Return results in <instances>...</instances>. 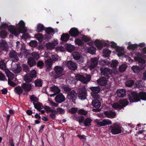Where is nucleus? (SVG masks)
<instances>
[{"mask_svg":"<svg viewBox=\"0 0 146 146\" xmlns=\"http://www.w3.org/2000/svg\"><path fill=\"white\" fill-rule=\"evenodd\" d=\"M27 63L31 67L35 66L36 64V61L31 57H29L28 58Z\"/></svg>","mask_w":146,"mask_h":146,"instance_id":"obj_25","label":"nucleus"},{"mask_svg":"<svg viewBox=\"0 0 146 146\" xmlns=\"http://www.w3.org/2000/svg\"><path fill=\"white\" fill-rule=\"evenodd\" d=\"M87 96V91L86 88H82L79 91L78 97L79 99L84 100L86 99Z\"/></svg>","mask_w":146,"mask_h":146,"instance_id":"obj_10","label":"nucleus"},{"mask_svg":"<svg viewBox=\"0 0 146 146\" xmlns=\"http://www.w3.org/2000/svg\"><path fill=\"white\" fill-rule=\"evenodd\" d=\"M76 44H77L79 46H82L84 45V43L82 41V40H81L79 38L76 39L75 40Z\"/></svg>","mask_w":146,"mask_h":146,"instance_id":"obj_43","label":"nucleus"},{"mask_svg":"<svg viewBox=\"0 0 146 146\" xmlns=\"http://www.w3.org/2000/svg\"><path fill=\"white\" fill-rule=\"evenodd\" d=\"M95 44L98 49L101 50L103 48V44L100 40L96 39L94 42Z\"/></svg>","mask_w":146,"mask_h":146,"instance_id":"obj_28","label":"nucleus"},{"mask_svg":"<svg viewBox=\"0 0 146 146\" xmlns=\"http://www.w3.org/2000/svg\"><path fill=\"white\" fill-rule=\"evenodd\" d=\"M76 78L78 80L81 81L84 84H87L91 80V76L90 75H88L86 77L80 74H77L76 76Z\"/></svg>","mask_w":146,"mask_h":146,"instance_id":"obj_7","label":"nucleus"},{"mask_svg":"<svg viewBox=\"0 0 146 146\" xmlns=\"http://www.w3.org/2000/svg\"><path fill=\"white\" fill-rule=\"evenodd\" d=\"M98 59L96 57L92 58L91 59L90 67L93 69L97 66L98 63Z\"/></svg>","mask_w":146,"mask_h":146,"instance_id":"obj_17","label":"nucleus"},{"mask_svg":"<svg viewBox=\"0 0 146 146\" xmlns=\"http://www.w3.org/2000/svg\"><path fill=\"white\" fill-rule=\"evenodd\" d=\"M23 70V71L27 73L29 71V66L27 64H23L22 65Z\"/></svg>","mask_w":146,"mask_h":146,"instance_id":"obj_46","label":"nucleus"},{"mask_svg":"<svg viewBox=\"0 0 146 146\" xmlns=\"http://www.w3.org/2000/svg\"><path fill=\"white\" fill-rule=\"evenodd\" d=\"M52 61H54L55 62L60 61V57L56 54L52 55Z\"/></svg>","mask_w":146,"mask_h":146,"instance_id":"obj_42","label":"nucleus"},{"mask_svg":"<svg viewBox=\"0 0 146 146\" xmlns=\"http://www.w3.org/2000/svg\"><path fill=\"white\" fill-rule=\"evenodd\" d=\"M129 99L130 102H137L140 100H146V92H139V93L135 92H131L129 95Z\"/></svg>","mask_w":146,"mask_h":146,"instance_id":"obj_3","label":"nucleus"},{"mask_svg":"<svg viewBox=\"0 0 146 146\" xmlns=\"http://www.w3.org/2000/svg\"><path fill=\"white\" fill-rule=\"evenodd\" d=\"M29 45L33 47H36L37 45V42L35 40H31L29 43Z\"/></svg>","mask_w":146,"mask_h":146,"instance_id":"obj_53","label":"nucleus"},{"mask_svg":"<svg viewBox=\"0 0 146 146\" xmlns=\"http://www.w3.org/2000/svg\"><path fill=\"white\" fill-rule=\"evenodd\" d=\"M77 120L78 121L80 125L84 121V118L82 115H80L79 117H76Z\"/></svg>","mask_w":146,"mask_h":146,"instance_id":"obj_50","label":"nucleus"},{"mask_svg":"<svg viewBox=\"0 0 146 146\" xmlns=\"http://www.w3.org/2000/svg\"><path fill=\"white\" fill-rule=\"evenodd\" d=\"M7 32L5 30H2L0 32V36L2 38H5L7 36Z\"/></svg>","mask_w":146,"mask_h":146,"instance_id":"obj_49","label":"nucleus"},{"mask_svg":"<svg viewBox=\"0 0 146 146\" xmlns=\"http://www.w3.org/2000/svg\"><path fill=\"white\" fill-rule=\"evenodd\" d=\"M64 47L66 50L69 52H72L75 49V47L70 44H66L64 45Z\"/></svg>","mask_w":146,"mask_h":146,"instance_id":"obj_26","label":"nucleus"},{"mask_svg":"<svg viewBox=\"0 0 146 146\" xmlns=\"http://www.w3.org/2000/svg\"><path fill=\"white\" fill-rule=\"evenodd\" d=\"M31 58L35 60L36 61H38L40 58V56L38 52H34L31 53Z\"/></svg>","mask_w":146,"mask_h":146,"instance_id":"obj_24","label":"nucleus"},{"mask_svg":"<svg viewBox=\"0 0 146 146\" xmlns=\"http://www.w3.org/2000/svg\"><path fill=\"white\" fill-rule=\"evenodd\" d=\"M77 96V94L76 91L74 90H72V91L68 93L67 97L68 99L74 102L76 99Z\"/></svg>","mask_w":146,"mask_h":146,"instance_id":"obj_11","label":"nucleus"},{"mask_svg":"<svg viewBox=\"0 0 146 146\" xmlns=\"http://www.w3.org/2000/svg\"><path fill=\"white\" fill-rule=\"evenodd\" d=\"M127 68L126 65L125 64H123L119 68V72H123Z\"/></svg>","mask_w":146,"mask_h":146,"instance_id":"obj_44","label":"nucleus"},{"mask_svg":"<svg viewBox=\"0 0 146 146\" xmlns=\"http://www.w3.org/2000/svg\"><path fill=\"white\" fill-rule=\"evenodd\" d=\"M7 76L8 77V79L9 80H12L15 77L14 74L11 72H9L7 74Z\"/></svg>","mask_w":146,"mask_h":146,"instance_id":"obj_56","label":"nucleus"},{"mask_svg":"<svg viewBox=\"0 0 146 146\" xmlns=\"http://www.w3.org/2000/svg\"><path fill=\"white\" fill-rule=\"evenodd\" d=\"M98 93H91V94L93 98L97 100L100 98V96L98 94Z\"/></svg>","mask_w":146,"mask_h":146,"instance_id":"obj_59","label":"nucleus"},{"mask_svg":"<svg viewBox=\"0 0 146 146\" xmlns=\"http://www.w3.org/2000/svg\"><path fill=\"white\" fill-rule=\"evenodd\" d=\"M111 121L108 119H104L102 121L97 122V124L100 126H105L106 125H109L111 124Z\"/></svg>","mask_w":146,"mask_h":146,"instance_id":"obj_14","label":"nucleus"},{"mask_svg":"<svg viewBox=\"0 0 146 146\" xmlns=\"http://www.w3.org/2000/svg\"><path fill=\"white\" fill-rule=\"evenodd\" d=\"M6 68V65L5 63L3 60H1L0 61V68L2 70L5 69Z\"/></svg>","mask_w":146,"mask_h":146,"instance_id":"obj_52","label":"nucleus"},{"mask_svg":"<svg viewBox=\"0 0 146 146\" xmlns=\"http://www.w3.org/2000/svg\"><path fill=\"white\" fill-rule=\"evenodd\" d=\"M36 86L41 87L42 85V82L38 79L35 80L34 82Z\"/></svg>","mask_w":146,"mask_h":146,"instance_id":"obj_48","label":"nucleus"},{"mask_svg":"<svg viewBox=\"0 0 146 146\" xmlns=\"http://www.w3.org/2000/svg\"><path fill=\"white\" fill-rule=\"evenodd\" d=\"M117 93L119 98H123L126 95V91L124 89H121L117 90Z\"/></svg>","mask_w":146,"mask_h":146,"instance_id":"obj_22","label":"nucleus"},{"mask_svg":"<svg viewBox=\"0 0 146 146\" xmlns=\"http://www.w3.org/2000/svg\"><path fill=\"white\" fill-rule=\"evenodd\" d=\"M118 63V61L116 60H112L111 64V66L113 68H115L117 66Z\"/></svg>","mask_w":146,"mask_h":146,"instance_id":"obj_57","label":"nucleus"},{"mask_svg":"<svg viewBox=\"0 0 146 146\" xmlns=\"http://www.w3.org/2000/svg\"><path fill=\"white\" fill-rule=\"evenodd\" d=\"M108 80V79L102 76L97 80V81L98 83L100 85L105 86L107 84Z\"/></svg>","mask_w":146,"mask_h":146,"instance_id":"obj_16","label":"nucleus"},{"mask_svg":"<svg viewBox=\"0 0 146 146\" xmlns=\"http://www.w3.org/2000/svg\"><path fill=\"white\" fill-rule=\"evenodd\" d=\"M106 61L105 60H100L99 65L101 66H104L107 64Z\"/></svg>","mask_w":146,"mask_h":146,"instance_id":"obj_61","label":"nucleus"},{"mask_svg":"<svg viewBox=\"0 0 146 146\" xmlns=\"http://www.w3.org/2000/svg\"><path fill=\"white\" fill-rule=\"evenodd\" d=\"M36 64L37 66L40 68H42L44 65L43 62L40 60L38 61Z\"/></svg>","mask_w":146,"mask_h":146,"instance_id":"obj_58","label":"nucleus"},{"mask_svg":"<svg viewBox=\"0 0 146 146\" xmlns=\"http://www.w3.org/2000/svg\"><path fill=\"white\" fill-rule=\"evenodd\" d=\"M33 78L28 74H27L24 77V80L26 83H29L32 81Z\"/></svg>","mask_w":146,"mask_h":146,"instance_id":"obj_34","label":"nucleus"},{"mask_svg":"<svg viewBox=\"0 0 146 146\" xmlns=\"http://www.w3.org/2000/svg\"><path fill=\"white\" fill-rule=\"evenodd\" d=\"M134 84L133 80H128L125 82V85L128 87H131Z\"/></svg>","mask_w":146,"mask_h":146,"instance_id":"obj_39","label":"nucleus"},{"mask_svg":"<svg viewBox=\"0 0 146 146\" xmlns=\"http://www.w3.org/2000/svg\"><path fill=\"white\" fill-rule=\"evenodd\" d=\"M24 57L25 58H29L31 57V54L29 51L26 50H24Z\"/></svg>","mask_w":146,"mask_h":146,"instance_id":"obj_55","label":"nucleus"},{"mask_svg":"<svg viewBox=\"0 0 146 146\" xmlns=\"http://www.w3.org/2000/svg\"><path fill=\"white\" fill-rule=\"evenodd\" d=\"M25 23L23 20H21L17 24V29L14 28L12 25L8 26L6 23L3 24L0 26L1 29H5L7 28L11 33L16 36H18L20 33H25L27 31V28L25 27Z\"/></svg>","mask_w":146,"mask_h":146,"instance_id":"obj_1","label":"nucleus"},{"mask_svg":"<svg viewBox=\"0 0 146 146\" xmlns=\"http://www.w3.org/2000/svg\"><path fill=\"white\" fill-rule=\"evenodd\" d=\"M12 71L15 74H18L20 73L21 70V67L17 64L16 65L15 68H12Z\"/></svg>","mask_w":146,"mask_h":146,"instance_id":"obj_32","label":"nucleus"},{"mask_svg":"<svg viewBox=\"0 0 146 146\" xmlns=\"http://www.w3.org/2000/svg\"><path fill=\"white\" fill-rule=\"evenodd\" d=\"M92 106L96 109H93L92 111L94 112H99L101 111L100 109L99 108L101 106V103L98 100H93L92 102Z\"/></svg>","mask_w":146,"mask_h":146,"instance_id":"obj_9","label":"nucleus"},{"mask_svg":"<svg viewBox=\"0 0 146 146\" xmlns=\"http://www.w3.org/2000/svg\"><path fill=\"white\" fill-rule=\"evenodd\" d=\"M52 91L54 93L57 94L60 92V90L59 89L58 87L56 86H54L51 87Z\"/></svg>","mask_w":146,"mask_h":146,"instance_id":"obj_38","label":"nucleus"},{"mask_svg":"<svg viewBox=\"0 0 146 146\" xmlns=\"http://www.w3.org/2000/svg\"><path fill=\"white\" fill-rule=\"evenodd\" d=\"M137 46H138V44H131L128 46L127 49H128L135 50Z\"/></svg>","mask_w":146,"mask_h":146,"instance_id":"obj_51","label":"nucleus"},{"mask_svg":"<svg viewBox=\"0 0 146 146\" xmlns=\"http://www.w3.org/2000/svg\"><path fill=\"white\" fill-rule=\"evenodd\" d=\"M90 89L92 92L91 93H99L101 90L100 88L98 86L91 87Z\"/></svg>","mask_w":146,"mask_h":146,"instance_id":"obj_29","label":"nucleus"},{"mask_svg":"<svg viewBox=\"0 0 146 146\" xmlns=\"http://www.w3.org/2000/svg\"><path fill=\"white\" fill-rule=\"evenodd\" d=\"M82 41L85 42H88L91 40L90 38L88 37L85 35H83L82 38Z\"/></svg>","mask_w":146,"mask_h":146,"instance_id":"obj_54","label":"nucleus"},{"mask_svg":"<svg viewBox=\"0 0 146 146\" xmlns=\"http://www.w3.org/2000/svg\"><path fill=\"white\" fill-rule=\"evenodd\" d=\"M44 29L45 28L43 25L41 24H38L37 26L36 31L37 32H40L44 30Z\"/></svg>","mask_w":146,"mask_h":146,"instance_id":"obj_36","label":"nucleus"},{"mask_svg":"<svg viewBox=\"0 0 146 146\" xmlns=\"http://www.w3.org/2000/svg\"><path fill=\"white\" fill-rule=\"evenodd\" d=\"M63 70L64 68L62 67L59 66H56L54 68V71L52 72L51 75L55 79H56L62 75Z\"/></svg>","mask_w":146,"mask_h":146,"instance_id":"obj_4","label":"nucleus"},{"mask_svg":"<svg viewBox=\"0 0 146 146\" xmlns=\"http://www.w3.org/2000/svg\"><path fill=\"white\" fill-rule=\"evenodd\" d=\"M115 49L116 51L119 52H122L124 50V48H123L120 47L118 46H117Z\"/></svg>","mask_w":146,"mask_h":146,"instance_id":"obj_64","label":"nucleus"},{"mask_svg":"<svg viewBox=\"0 0 146 146\" xmlns=\"http://www.w3.org/2000/svg\"><path fill=\"white\" fill-rule=\"evenodd\" d=\"M52 59L51 58L48 59L45 61V63L48 67L47 69L51 68L52 65Z\"/></svg>","mask_w":146,"mask_h":146,"instance_id":"obj_33","label":"nucleus"},{"mask_svg":"<svg viewBox=\"0 0 146 146\" xmlns=\"http://www.w3.org/2000/svg\"><path fill=\"white\" fill-rule=\"evenodd\" d=\"M92 121V120L91 118L87 117L85 119L83 122V123L85 126H89L91 125Z\"/></svg>","mask_w":146,"mask_h":146,"instance_id":"obj_35","label":"nucleus"},{"mask_svg":"<svg viewBox=\"0 0 146 146\" xmlns=\"http://www.w3.org/2000/svg\"><path fill=\"white\" fill-rule=\"evenodd\" d=\"M21 87L25 92H29L32 88L31 84L24 83L21 84Z\"/></svg>","mask_w":146,"mask_h":146,"instance_id":"obj_19","label":"nucleus"},{"mask_svg":"<svg viewBox=\"0 0 146 146\" xmlns=\"http://www.w3.org/2000/svg\"><path fill=\"white\" fill-rule=\"evenodd\" d=\"M14 92L17 94L20 95L23 93V90L21 87L18 86L14 88Z\"/></svg>","mask_w":146,"mask_h":146,"instance_id":"obj_30","label":"nucleus"},{"mask_svg":"<svg viewBox=\"0 0 146 146\" xmlns=\"http://www.w3.org/2000/svg\"><path fill=\"white\" fill-rule=\"evenodd\" d=\"M66 65L70 70H75L78 68L77 63L71 60L67 62Z\"/></svg>","mask_w":146,"mask_h":146,"instance_id":"obj_12","label":"nucleus"},{"mask_svg":"<svg viewBox=\"0 0 146 146\" xmlns=\"http://www.w3.org/2000/svg\"><path fill=\"white\" fill-rule=\"evenodd\" d=\"M120 104L122 105H120L119 104L118 108L119 110H121V109L123 108L124 107L127 105L128 103V102L127 101H124L123 100H122L120 102Z\"/></svg>","mask_w":146,"mask_h":146,"instance_id":"obj_37","label":"nucleus"},{"mask_svg":"<svg viewBox=\"0 0 146 146\" xmlns=\"http://www.w3.org/2000/svg\"><path fill=\"white\" fill-rule=\"evenodd\" d=\"M72 56L73 58L76 60H77V62L79 64H81L84 62L83 57L77 52H73L72 53Z\"/></svg>","mask_w":146,"mask_h":146,"instance_id":"obj_8","label":"nucleus"},{"mask_svg":"<svg viewBox=\"0 0 146 146\" xmlns=\"http://www.w3.org/2000/svg\"><path fill=\"white\" fill-rule=\"evenodd\" d=\"M63 88L65 91L68 92V93L72 91L71 89L68 86H63Z\"/></svg>","mask_w":146,"mask_h":146,"instance_id":"obj_63","label":"nucleus"},{"mask_svg":"<svg viewBox=\"0 0 146 146\" xmlns=\"http://www.w3.org/2000/svg\"><path fill=\"white\" fill-rule=\"evenodd\" d=\"M104 114L106 117L108 118H114L115 117L116 114L115 112H113L111 111H104Z\"/></svg>","mask_w":146,"mask_h":146,"instance_id":"obj_21","label":"nucleus"},{"mask_svg":"<svg viewBox=\"0 0 146 146\" xmlns=\"http://www.w3.org/2000/svg\"><path fill=\"white\" fill-rule=\"evenodd\" d=\"M111 51L107 48L104 49L103 51V56L105 58L108 57L110 55Z\"/></svg>","mask_w":146,"mask_h":146,"instance_id":"obj_31","label":"nucleus"},{"mask_svg":"<svg viewBox=\"0 0 146 146\" xmlns=\"http://www.w3.org/2000/svg\"><path fill=\"white\" fill-rule=\"evenodd\" d=\"M70 35L67 33L63 34L61 36L60 39L63 42H66L69 39Z\"/></svg>","mask_w":146,"mask_h":146,"instance_id":"obj_27","label":"nucleus"},{"mask_svg":"<svg viewBox=\"0 0 146 146\" xmlns=\"http://www.w3.org/2000/svg\"><path fill=\"white\" fill-rule=\"evenodd\" d=\"M142 53H140L139 52L136 53V56L134 57V60L138 62V64L140 66V67L135 65L131 67V69L135 73H138L139 71L143 69L145 66V61L143 58L139 57L141 56L144 58H145L146 55L143 54H146V47H144L142 49Z\"/></svg>","mask_w":146,"mask_h":146,"instance_id":"obj_2","label":"nucleus"},{"mask_svg":"<svg viewBox=\"0 0 146 146\" xmlns=\"http://www.w3.org/2000/svg\"><path fill=\"white\" fill-rule=\"evenodd\" d=\"M9 47L6 42L4 40L0 41V48L3 50L7 52Z\"/></svg>","mask_w":146,"mask_h":146,"instance_id":"obj_18","label":"nucleus"},{"mask_svg":"<svg viewBox=\"0 0 146 146\" xmlns=\"http://www.w3.org/2000/svg\"><path fill=\"white\" fill-rule=\"evenodd\" d=\"M55 45L53 43L48 42L46 44V46L47 48L48 49H53L55 47Z\"/></svg>","mask_w":146,"mask_h":146,"instance_id":"obj_41","label":"nucleus"},{"mask_svg":"<svg viewBox=\"0 0 146 146\" xmlns=\"http://www.w3.org/2000/svg\"><path fill=\"white\" fill-rule=\"evenodd\" d=\"M55 101L58 103H61L64 102L65 100L64 96L62 94H58L55 97Z\"/></svg>","mask_w":146,"mask_h":146,"instance_id":"obj_15","label":"nucleus"},{"mask_svg":"<svg viewBox=\"0 0 146 146\" xmlns=\"http://www.w3.org/2000/svg\"><path fill=\"white\" fill-rule=\"evenodd\" d=\"M96 48L93 47H90L88 48V53L93 54H94L96 52Z\"/></svg>","mask_w":146,"mask_h":146,"instance_id":"obj_45","label":"nucleus"},{"mask_svg":"<svg viewBox=\"0 0 146 146\" xmlns=\"http://www.w3.org/2000/svg\"><path fill=\"white\" fill-rule=\"evenodd\" d=\"M9 56L11 58H12L16 61L18 59V54L15 50H12L10 52Z\"/></svg>","mask_w":146,"mask_h":146,"instance_id":"obj_20","label":"nucleus"},{"mask_svg":"<svg viewBox=\"0 0 146 146\" xmlns=\"http://www.w3.org/2000/svg\"><path fill=\"white\" fill-rule=\"evenodd\" d=\"M5 80L6 81H7L5 74L0 72V80L4 81Z\"/></svg>","mask_w":146,"mask_h":146,"instance_id":"obj_60","label":"nucleus"},{"mask_svg":"<svg viewBox=\"0 0 146 146\" xmlns=\"http://www.w3.org/2000/svg\"><path fill=\"white\" fill-rule=\"evenodd\" d=\"M69 33L71 36L75 37L78 36L81 33L77 28L73 27L70 29Z\"/></svg>","mask_w":146,"mask_h":146,"instance_id":"obj_13","label":"nucleus"},{"mask_svg":"<svg viewBox=\"0 0 146 146\" xmlns=\"http://www.w3.org/2000/svg\"><path fill=\"white\" fill-rule=\"evenodd\" d=\"M110 128L111 132L114 135L121 133L122 131L121 127L116 123H114L112 125L110 126Z\"/></svg>","mask_w":146,"mask_h":146,"instance_id":"obj_6","label":"nucleus"},{"mask_svg":"<svg viewBox=\"0 0 146 146\" xmlns=\"http://www.w3.org/2000/svg\"><path fill=\"white\" fill-rule=\"evenodd\" d=\"M28 74L30 75L31 77L33 78H35L36 76V72L34 70H32Z\"/></svg>","mask_w":146,"mask_h":146,"instance_id":"obj_47","label":"nucleus"},{"mask_svg":"<svg viewBox=\"0 0 146 146\" xmlns=\"http://www.w3.org/2000/svg\"><path fill=\"white\" fill-rule=\"evenodd\" d=\"M36 102H37L36 103L33 102V104L35 108L39 111H40L41 109L44 108V106L41 103L38 102V101Z\"/></svg>","mask_w":146,"mask_h":146,"instance_id":"obj_23","label":"nucleus"},{"mask_svg":"<svg viewBox=\"0 0 146 146\" xmlns=\"http://www.w3.org/2000/svg\"><path fill=\"white\" fill-rule=\"evenodd\" d=\"M100 70L103 77L109 79L112 76L113 71L108 68L101 67L100 68Z\"/></svg>","mask_w":146,"mask_h":146,"instance_id":"obj_5","label":"nucleus"},{"mask_svg":"<svg viewBox=\"0 0 146 146\" xmlns=\"http://www.w3.org/2000/svg\"><path fill=\"white\" fill-rule=\"evenodd\" d=\"M45 31L47 34L50 35L52 33H54V30L52 28L49 27L46 28L45 29Z\"/></svg>","mask_w":146,"mask_h":146,"instance_id":"obj_40","label":"nucleus"},{"mask_svg":"<svg viewBox=\"0 0 146 146\" xmlns=\"http://www.w3.org/2000/svg\"><path fill=\"white\" fill-rule=\"evenodd\" d=\"M30 99L32 102L33 101L34 102H37L38 100V99L36 97H35V96L33 95L31 96Z\"/></svg>","mask_w":146,"mask_h":146,"instance_id":"obj_62","label":"nucleus"}]
</instances>
